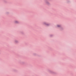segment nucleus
<instances>
[{
    "mask_svg": "<svg viewBox=\"0 0 76 76\" xmlns=\"http://www.w3.org/2000/svg\"><path fill=\"white\" fill-rule=\"evenodd\" d=\"M15 42H18V41H15Z\"/></svg>",
    "mask_w": 76,
    "mask_h": 76,
    "instance_id": "7ed1b4c3",
    "label": "nucleus"
},
{
    "mask_svg": "<svg viewBox=\"0 0 76 76\" xmlns=\"http://www.w3.org/2000/svg\"><path fill=\"white\" fill-rule=\"evenodd\" d=\"M15 23H18V21H16L15 22Z\"/></svg>",
    "mask_w": 76,
    "mask_h": 76,
    "instance_id": "f257e3e1",
    "label": "nucleus"
},
{
    "mask_svg": "<svg viewBox=\"0 0 76 76\" xmlns=\"http://www.w3.org/2000/svg\"><path fill=\"white\" fill-rule=\"evenodd\" d=\"M60 26V25H58V26H58V27H59V26Z\"/></svg>",
    "mask_w": 76,
    "mask_h": 76,
    "instance_id": "f03ea898",
    "label": "nucleus"
}]
</instances>
